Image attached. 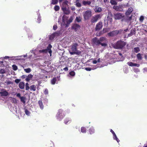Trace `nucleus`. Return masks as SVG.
Here are the masks:
<instances>
[{"mask_svg":"<svg viewBox=\"0 0 147 147\" xmlns=\"http://www.w3.org/2000/svg\"><path fill=\"white\" fill-rule=\"evenodd\" d=\"M109 31V29L107 28H104L99 33V36L105 33L108 32Z\"/></svg>","mask_w":147,"mask_h":147,"instance_id":"14","label":"nucleus"},{"mask_svg":"<svg viewBox=\"0 0 147 147\" xmlns=\"http://www.w3.org/2000/svg\"><path fill=\"white\" fill-rule=\"evenodd\" d=\"M13 69V70L16 71L18 69V67L17 66L15 65H13L12 66Z\"/></svg>","mask_w":147,"mask_h":147,"instance_id":"43","label":"nucleus"},{"mask_svg":"<svg viewBox=\"0 0 147 147\" xmlns=\"http://www.w3.org/2000/svg\"><path fill=\"white\" fill-rule=\"evenodd\" d=\"M94 129L93 127H90L89 130V132L90 134H92L94 133Z\"/></svg>","mask_w":147,"mask_h":147,"instance_id":"23","label":"nucleus"},{"mask_svg":"<svg viewBox=\"0 0 147 147\" xmlns=\"http://www.w3.org/2000/svg\"><path fill=\"white\" fill-rule=\"evenodd\" d=\"M85 69L87 71H90L91 70V68L90 67H87L85 68Z\"/></svg>","mask_w":147,"mask_h":147,"instance_id":"54","label":"nucleus"},{"mask_svg":"<svg viewBox=\"0 0 147 147\" xmlns=\"http://www.w3.org/2000/svg\"><path fill=\"white\" fill-rule=\"evenodd\" d=\"M58 35V33L55 32L54 33L50 35L49 39L50 40H52L54 39L55 36H57Z\"/></svg>","mask_w":147,"mask_h":147,"instance_id":"16","label":"nucleus"},{"mask_svg":"<svg viewBox=\"0 0 147 147\" xmlns=\"http://www.w3.org/2000/svg\"><path fill=\"white\" fill-rule=\"evenodd\" d=\"M64 13L66 15H68L70 13V11H69L68 9H67L65 11H63Z\"/></svg>","mask_w":147,"mask_h":147,"instance_id":"49","label":"nucleus"},{"mask_svg":"<svg viewBox=\"0 0 147 147\" xmlns=\"http://www.w3.org/2000/svg\"><path fill=\"white\" fill-rule=\"evenodd\" d=\"M144 20V18L143 16H141L139 18V21L140 22H142Z\"/></svg>","mask_w":147,"mask_h":147,"instance_id":"41","label":"nucleus"},{"mask_svg":"<svg viewBox=\"0 0 147 147\" xmlns=\"http://www.w3.org/2000/svg\"><path fill=\"white\" fill-rule=\"evenodd\" d=\"M4 58L5 59H8L9 58V56H5Z\"/></svg>","mask_w":147,"mask_h":147,"instance_id":"62","label":"nucleus"},{"mask_svg":"<svg viewBox=\"0 0 147 147\" xmlns=\"http://www.w3.org/2000/svg\"><path fill=\"white\" fill-rule=\"evenodd\" d=\"M57 26L56 25H54L53 26V29L54 30H56L57 29Z\"/></svg>","mask_w":147,"mask_h":147,"instance_id":"53","label":"nucleus"},{"mask_svg":"<svg viewBox=\"0 0 147 147\" xmlns=\"http://www.w3.org/2000/svg\"><path fill=\"white\" fill-rule=\"evenodd\" d=\"M39 53H47L48 50L47 49L40 50L39 51Z\"/></svg>","mask_w":147,"mask_h":147,"instance_id":"27","label":"nucleus"},{"mask_svg":"<svg viewBox=\"0 0 147 147\" xmlns=\"http://www.w3.org/2000/svg\"><path fill=\"white\" fill-rule=\"evenodd\" d=\"M119 55H120V56H122V54L121 53H119Z\"/></svg>","mask_w":147,"mask_h":147,"instance_id":"64","label":"nucleus"},{"mask_svg":"<svg viewBox=\"0 0 147 147\" xmlns=\"http://www.w3.org/2000/svg\"><path fill=\"white\" fill-rule=\"evenodd\" d=\"M71 121V119L69 118H66L64 120V123L66 124H67L68 122L70 123Z\"/></svg>","mask_w":147,"mask_h":147,"instance_id":"20","label":"nucleus"},{"mask_svg":"<svg viewBox=\"0 0 147 147\" xmlns=\"http://www.w3.org/2000/svg\"><path fill=\"white\" fill-rule=\"evenodd\" d=\"M44 93L45 95H47L49 94V92L48 89L47 88L45 89L44 91Z\"/></svg>","mask_w":147,"mask_h":147,"instance_id":"46","label":"nucleus"},{"mask_svg":"<svg viewBox=\"0 0 147 147\" xmlns=\"http://www.w3.org/2000/svg\"><path fill=\"white\" fill-rule=\"evenodd\" d=\"M16 96L20 98V97H21V94L20 93H18L16 95Z\"/></svg>","mask_w":147,"mask_h":147,"instance_id":"56","label":"nucleus"},{"mask_svg":"<svg viewBox=\"0 0 147 147\" xmlns=\"http://www.w3.org/2000/svg\"><path fill=\"white\" fill-rule=\"evenodd\" d=\"M122 32V30H115L110 32L107 34V35L109 37H113L117 35L119 33H121Z\"/></svg>","mask_w":147,"mask_h":147,"instance_id":"4","label":"nucleus"},{"mask_svg":"<svg viewBox=\"0 0 147 147\" xmlns=\"http://www.w3.org/2000/svg\"><path fill=\"white\" fill-rule=\"evenodd\" d=\"M63 111L62 109H59L56 115L57 119L59 121H61L63 118V116H62V115Z\"/></svg>","mask_w":147,"mask_h":147,"instance_id":"9","label":"nucleus"},{"mask_svg":"<svg viewBox=\"0 0 147 147\" xmlns=\"http://www.w3.org/2000/svg\"><path fill=\"white\" fill-rule=\"evenodd\" d=\"M30 88L31 91H35L36 90V86L34 85H32L30 86Z\"/></svg>","mask_w":147,"mask_h":147,"instance_id":"26","label":"nucleus"},{"mask_svg":"<svg viewBox=\"0 0 147 147\" xmlns=\"http://www.w3.org/2000/svg\"><path fill=\"white\" fill-rule=\"evenodd\" d=\"M24 70L27 73H29L31 71V69L30 68L25 69Z\"/></svg>","mask_w":147,"mask_h":147,"instance_id":"35","label":"nucleus"},{"mask_svg":"<svg viewBox=\"0 0 147 147\" xmlns=\"http://www.w3.org/2000/svg\"><path fill=\"white\" fill-rule=\"evenodd\" d=\"M110 131L113 134V135L114 134H115V133L113 131V130L112 129H111Z\"/></svg>","mask_w":147,"mask_h":147,"instance_id":"60","label":"nucleus"},{"mask_svg":"<svg viewBox=\"0 0 147 147\" xmlns=\"http://www.w3.org/2000/svg\"><path fill=\"white\" fill-rule=\"evenodd\" d=\"M135 32L134 30H131L130 33L128 35V37L131 36L133 35V32Z\"/></svg>","mask_w":147,"mask_h":147,"instance_id":"45","label":"nucleus"},{"mask_svg":"<svg viewBox=\"0 0 147 147\" xmlns=\"http://www.w3.org/2000/svg\"><path fill=\"white\" fill-rule=\"evenodd\" d=\"M134 71L135 72H138L139 71V70L138 68L134 69Z\"/></svg>","mask_w":147,"mask_h":147,"instance_id":"57","label":"nucleus"},{"mask_svg":"<svg viewBox=\"0 0 147 147\" xmlns=\"http://www.w3.org/2000/svg\"><path fill=\"white\" fill-rule=\"evenodd\" d=\"M128 65L130 66H136L138 67H139L140 66V65L139 64L133 63L132 62H129L127 63Z\"/></svg>","mask_w":147,"mask_h":147,"instance_id":"15","label":"nucleus"},{"mask_svg":"<svg viewBox=\"0 0 147 147\" xmlns=\"http://www.w3.org/2000/svg\"><path fill=\"white\" fill-rule=\"evenodd\" d=\"M80 28V26L78 24L75 23L73 24L72 26V28L75 31L78 30Z\"/></svg>","mask_w":147,"mask_h":147,"instance_id":"12","label":"nucleus"},{"mask_svg":"<svg viewBox=\"0 0 147 147\" xmlns=\"http://www.w3.org/2000/svg\"><path fill=\"white\" fill-rule=\"evenodd\" d=\"M133 11V8L132 7H130L126 11L125 13V15L126 16L130 15L131 13Z\"/></svg>","mask_w":147,"mask_h":147,"instance_id":"11","label":"nucleus"},{"mask_svg":"<svg viewBox=\"0 0 147 147\" xmlns=\"http://www.w3.org/2000/svg\"><path fill=\"white\" fill-rule=\"evenodd\" d=\"M20 81V79H16V80H15V82L16 83H19Z\"/></svg>","mask_w":147,"mask_h":147,"instance_id":"51","label":"nucleus"},{"mask_svg":"<svg viewBox=\"0 0 147 147\" xmlns=\"http://www.w3.org/2000/svg\"><path fill=\"white\" fill-rule=\"evenodd\" d=\"M63 70L65 71H67L68 70V68L67 67H65L63 69Z\"/></svg>","mask_w":147,"mask_h":147,"instance_id":"58","label":"nucleus"},{"mask_svg":"<svg viewBox=\"0 0 147 147\" xmlns=\"http://www.w3.org/2000/svg\"><path fill=\"white\" fill-rule=\"evenodd\" d=\"M68 1L67 0L65 1L63 3L62 6H67V3H68Z\"/></svg>","mask_w":147,"mask_h":147,"instance_id":"42","label":"nucleus"},{"mask_svg":"<svg viewBox=\"0 0 147 147\" xmlns=\"http://www.w3.org/2000/svg\"><path fill=\"white\" fill-rule=\"evenodd\" d=\"M137 57L138 60H141L142 59V57L141 54L140 53H138L137 54Z\"/></svg>","mask_w":147,"mask_h":147,"instance_id":"31","label":"nucleus"},{"mask_svg":"<svg viewBox=\"0 0 147 147\" xmlns=\"http://www.w3.org/2000/svg\"><path fill=\"white\" fill-rule=\"evenodd\" d=\"M2 91L0 92V94L1 96H7L8 95V92H7L5 90L3 89Z\"/></svg>","mask_w":147,"mask_h":147,"instance_id":"13","label":"nucleus"},{"mask_svg":"<svg viewBox=\"0 0 147 147\" xmlns=\"http://www.w3.org/2000/svg\"><path fill=\"white\" fill-rule=\"evenodd\" d=\"M113 138L114 139L116 140L118 142L119 141V140L117 138L115 134L113 135Z\"/></svg>","mask_w":147,"mask_h":147,"instance_id":"34","label":"nucleus"},{"mask_svg":"<svg viewBox=\"0 0 147 147\" xmlns=\"http://www.w3.org/2000/svg\"><path fill=\"white\" fill-rule=\"evenodd\" d=\"M61 9L63 11H66L68 9L67 8V6H62L61 7Z\"/></svg>","mask_w":147,"mask_h":147,"instance_id":"37","label":"nucleus"},{"mask_svg":"<svg viewBox=\"0 0 147 147\" xmlns=\"http://www.w3.org/2000/svg\"><path fill=\"white\" fill-rule=\"evenodd\" d=\"M124 6L125 5L123 4L119 5L118 6L114 5L113 7V8L116 11H123V8Z\"/></svg>","mask_w":147,"mask_h":147,"instance_id":"5","label":"nucleus"},{"mask_svg":"<svg viewBox=\"0 0 147 147\" xmlns=\"http://www.w3.org/2000/svg\"><path fill=\"white\" fill-rule=\"evenodd\" d=\"M78 45L77 43H74L71 45V50L69 51V52L71 55H79L81 53L80 51L77 50Z\"/></svg>","mask_w":147,"mask_h":147,"instance_id":"2","label":"nucleus"},{"mask_svg":"<svg viewBox=\"0 0 147 147\" xmlns=\"http://www.w3.org/2000/svg\"><path fill=\"white\" fill-rule=\"evenodd\" d=\"M86 127H82L81 128V131L84 133H85L86 132Z\"/></svg>","mask_w":147,"mask_h":147,"instance_id":"30","label":"nucleus"},{"mask_svg":"<svg viewBox=\"0 0 147 147\" xmlns=\"http://www.w3.org/2000/svg\"><path fill=\"white\" fill-rule=\"evenodd\" d=\"M134 52L136 53H137L140 51V49L139 47H136L134 48Z\"/></svg>","mask_w":147,"mask_h":147,"instance_id":"29","label":"nucleus"},{"mask_svg":"<svg viewBox=\"0 0 147 147\" xmlns=\"http://www.w3.org/2000/svg\"><path fill=\"white\" fill-rule=\"evenodd\" d=\"M124 17V15L121 13H115L114 14V18L115 20H120Z\"/></svg>","mask_w":147,"mask_h":147,"instance_id":"8","label":"nucleus"},{"mask_svg":"<svg viewBox=\"0 0 147 147\" xmlns=\"http://www.w3.org/2000/svg\"><path fill=\"white\" fill-rule=\"evenodd\" d=\"M25 113L26 114L28 115H29L30 114V112L27 109H26L25 110Z\"/></svg>","mask_w":147,"mask_h":147,"instance_id":"47","label":"nucleus"},{"mask_svg":"<svg viewBox=\"0 0 147 147\" xmlns=\"http://www.w3.org/2000/svg\"><path fill=\"white\" fill-rule=\"evenodd\" d=\"M58 2V0H52L51 4L55 5L57 4Z\"/></svg>","mask_w":147,"mask_h":147,"instance_id":"33","label":"nucleus"},{"mask_svg":"<svg viewBox=\"0 0 147 147\" xmlns=\"http://www.w3.org/2000/svg\"><path fill=\"white\" fill-rule=\"evenodd\" d=\"M54 9L55 11H57L59 10L60 8L59 6L56 5L55 6Z\"/></svg>","mask_w":147,"mask_h":147,"instance_id":"40","label":"nucleus"},{"mask_svg":"<svg viewBox=\"0 0 147 147\" xmlns=\"http://www.w3.org/2000/svg\"><path fill=\"white\" fill-rule=\"evenodd\" d=\"M57 81V78L56 77L53 78L51 81V83L52 84L54 85L55 84Z\"/></svg>","mask_w":147,"mask_h":147,"instance_id":"25","label":"nucleus"},{"mask_svg":"<svg viewBox=\"0 0 147 147\" xmlns=\"http://www.w3.org/2000/svg\"><path fill=\"white\" fill-rule=\"evenodd\" d=\"M5 72V71L4 69H1L0 70V74H4Z\"/></svg>","mask_w":147,"mask_h":147,"instance_id":"48","label":"nucleus"},{"mask_svg":"<svg viewBox=\"0 0 147 147\" xmlns=\"http://www.w3.org/2000/svg\"><path fill=\"white\" fill-rule=\"evenodd\" d=\"M126 45V43L121 40L117 41L115 43L112 45L113 47L115 49H121Z\"/></svg>","mask_w":147,"mask_h":147,"instance_id":"3","label":"nucleus"},{"mask_svg":"<svg viewBox=\"0 0 147 147\" xmlns=\"http://www.w3.org/2000/svg\"><path fill=\"white\" fill-rule=\"evenodd\" d=\"M92 16V12L90 10L86 11L84 13L83 16L84 19L85 20H87Z\"/></svg>","mask_w":147,"mask_h":147,"instance_id":"6","label":"nucleus"},{"mask_svg":"<svg viewBox=\"0 0 147 147\" xmlns=\"http://www.w3.org/2000/svg\"><path fill=\"white\" fill-rule=\"evenodd\" d=\"M132 16V15H131V16L128 17L127 18V20L128 21H130L131 20Z\"/></svg>","mask_w":147,"mask_h":147,"instance_id":"50","label":"nucleus"},{"mask_svg":"<svg viewBox=\"0 0 147 147\" xmlns=\"http://www.w3.org/2000/svg\"><path fill=\"white\" fill-rule=\"evenodd\" d=\"M38 104L40 106V108L41 109H43V108H44V105L43 104L42 101L41 100H39L38 101Z\"/></svg>","mask_w":147,"mask_h":147,"instance_id":"21","label":"nucleus"},{"mask_svg":"<svg viewBox=\"0 0 147 147\" xmlns=\"http://www.w3.org/2000/svg\"><path fill=\"white\" fill-rule=\"evenodd\" d=\"M82 4L84 6L87 5H90L91 3V2L90 1H86L83 0L82 1Z\"/></svg>","mask_w":147,"mask_h":147,"instance_id":"22","label":"nucleus"},{"mask_svg":"<svg viewBox=\"0 0 147 147\" xmlns=\"http://www.w3.org/2000/svg\"><path fill=\"white\" fill-rule=\"evenodd\" d=\"M47 50L49 51V53L50 54V55H51V54L52 53V51L50 49H49L48 47H47Z\"/></svg>","mask_w":147,"mask_h":147,"instance_id":"52","label":"nucleus"},{"mask_svg":"<svg viewBox=\"0 0 147 147\" xmlns=\"http://www.w3.org/2000/svg\"><path fill=\"white\" fill-rule=\"evenodd\" d=\"M94 11L95 12L100 13L102 11L101 8L98 6H96L94 9Z\"/></svg>","mask_w":147,"mask_h":147,"instance_id":"17","label":"nucleus"},{"mask_svg":"<svg viewBox=\"0 0 147 147\" xmlns=\"http://www.w3.org/2000/svg\"><path fill=\"white\" fill-rule=\"evenodd\" d=\"M108 14H109L110 15V16H112V14L111 13V12H110L109 13H108Z\"/></svg>","mask_w":147,"mask_h":147,"instance_id":"63","label":"nucleus"},{"mask_svg":"<svg viewBox=\"0 0 147 147\" xmlns=\"http://www.w3.org/2000/svg\"><path fill=\"white\" fill-rule=\"evenodd\" d=\"M103 25H102V22H99L96 25L95 28V30L97 31L100 30L102 28Z\"/></svg>","mask_w":147,"mask_h":147,"instance_id":"10","label":"nucleus"},{"mask_svg":"<svg viewBox=\"0 0 147 147\" xmlns=\"http://www.w3.org/2000/svg\"><path fill=\"white\" fill-rule=\"evenodd\" d=\"M76 5L78 7H80L81 6V5L80 3L79 2L76 3Z\"/></svg>","mask_w":147,"mask_h":147,"instance_id":"44","label":"nucleus"},{"mask_svg":"<svg viewBox=\"0 0 147 147\" xmlns=\"http://www.w3.org/2000/svg\"><path fill=\"white\" fill-rule=\"evenodd\" d=\"M26 86V90H28L30 89V87L29 86V84L28 83H26L25 84Z\"/></svg>","mask_w":147,"mask_h":147,"instance_id":"38","label":"nucleus"},{"mask_svg":"<svg viewBox=\"0 0 147 147\" xmlns=\"http://www.w3.org/2000/svg\"><path fill=\"white\" fill-rule=\"evenodd\" d=\"M25 86V83L23 82H21L19 84V88L22 89L24 88Z\"/></svg>","mask_w":147,"mask_h":147,"instance_id":"18","label":"nucleus"},{"mask_svg":"<svg viewBox=\"0 0 147 147\" xmlns=\"http://www.w3.org/2000/svg\"><path fill=\"white\" fill-rule=\"evenodd\" d=\"M101 18L100 14H98L93 16L91 19L90 21L92 24L96 22L98 20Z\"/></svg>","mask_w":147,"mask_h":147,"instance_id":"7","label":"nucleus"},{"mask_svg":"<svg viewBox=\"0 0 147 147\" xmlns=\"http://www.w3.org/2000/svg\"><path fill=\"white\" fill-rule=\"evenodd\" d=\"M73 20V18L72 17H71L69 20L67 22V24H69L71 22H72Z\"/></svg>","mask_w":147,"mask_h":147,"instance_id":"36","label":"nucleus"},{"mask_svg":"<svg viewBox=\"0 0 147 147\" xmlns=\"http://www.w3.org/2000/svg\"><path fill=\"white\" fill-rule=\"evenodd\" d=\"M33 76L31 74H29L27 76V77L26 78V80L27 82H29L30 80L32 79Z\"/></svg>","mask_w":147,"mask_h":147,"instance_id":"19","label":"nucleus"},{"mask_svg":"<svg viewBox=\"0 0 147 147\" xmlns=\"http://www.w3.org/2000/svg\"><path fill=\"white\" fill-rule=\"evenodd\" d=\"M12 100L14 102H16V99L15 98H13L12 99Z\"/></svg>","mask_w":147,"mask_h":147,"instance_id":"61","label":"nucleus"},{"mask_svg":"<svg viewBox=\"0 0 147 147\" xmlns=\"http://www.w3.org/2000/svg\"><path fill=\"white\" fill-rule=\"evenodd\" d=\"M69 74L70 76H74L75 75V73L74 71H72L69 72Z\"/></svg>","mask_w":147,"mask_h":147,"instance_id":"39","label":"nucleus"},{"mask_svg":"<svg viewBox=\"0 0 147 147\" xmlns=\"http://www.w3.org/2000/svg\"><path fill=\"white\" fill-rule=\"evenodd\" d=\"M92 42L96 46L101 45L102 46L105 47L107 46V39L105 37H101L99 39L95 37L92 39Z\"/></svg>","mask_w":147,"mask_h":147,"instance_id":"1","label":"nucleus"},{"mask_svg":"<svg viewBox=\"0 0 147 147\" xmlns=\"http://www.w3.org/2000/svg\"><path fill=\"white\" fill-rule=\"evenodd\" d=\"M26 77V75H23L22 76L21 78L22 79H24Z\"/></svg>","mask_w":147,"mask_h":147,"instance_id":"59","label":"nucleus"},{"mask_svg":"<svg viewBox=\"0 0 147 147\" xmlns=\"http://www.w3.org/2000/svg\"><path fill=\"white\" fill-rule=\"evenodd\" d=\"M110 3L112 5H117V3L115 0H111Z\"/></svg>","mask_w":147,"mask_h":147,"instance_id":"28","label":"nucleus"},{"mask_svg":"<svg viewBox=\"0 0 147 147\" xmlns=\"http://www.w3.org/2000/svg\"><path fill=\"white\" fill-rule=\"evenodd\" d=\"M97 62H98V61L97 60H93L92 61V63L93 64H94L97 63Z\"/></svg>","mask_w":147,"mask_h":147,"instance_id":"55","label":"nucleus"},{"mask_svg":"<svg viewBox=\"0 0 147 147\" xmlns=\"http://www.w3.org/2000/svg\"><path fill=\"white\" fill-rule=\"evenodd\" d=\"M20 99L21 102H22L23 103H25L26 102L25 100L26 99L25 97L23 96L20 97Z\"/></svg>","mask_w":147,"mask_h":147,"instance_id":"32","label":"nucleus"},{"mask_svg":"<svg viewBox=\"0 0 147 147\" xmlns=\"http://www.w3.org/2000/svg\"><path fill=\"white\" fill-rule=\"evenodd\" d=\"M82 18L79 16L78 17H77L75 20V21L78 22H80L82 21Z\"/></svg>","mask_w":147,"mask_h":147,"instance_id":"24","label":"nucleus"}]
</instances>
